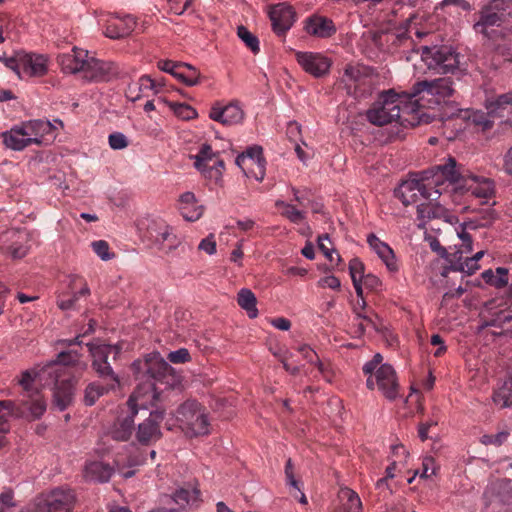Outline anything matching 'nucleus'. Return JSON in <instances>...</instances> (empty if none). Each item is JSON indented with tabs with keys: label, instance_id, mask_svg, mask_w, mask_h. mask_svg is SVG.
I'll return each instance as SVG.
<instances>
[{
	"label": "nucleus",
	"instance_id": "f257e3e1",
	"mask_svg": "<svg viewBox=\"0 0 512 512\" xmlns=\"http://www.w3.org/2000/svg\"><path fill=\"white\" fill-rule=\"evenodd\" d=\"M461 179L464 181L465 177L461 175L456 160L448 157L445 163L423 171L419 179L403 182L397 192L398 197L405 206L416 202L418 194L430 200L451 198L450 193L456 190Z\"/></svg>",
	"mask_w": 512,
	"mask_h": 512
},
{
	"label": "nucleus",
	"instance_id": "f03ea898",
	"mask_svg": "<svg viewBox=\"0 0 512 512\" xmlns=\"http://www.w3.org/2000/svg\"><path fill=\"white\" fill-rule=\"evenodd\" d=\"M368 121L377 126L392 122L400 125L416 126L432 122L433 115L419 114L417 103H413L409 93L398 94L393 89L384 91L367 111Z\"/></svg>",
	"mask_w": 512,
	"mask_h": 512
},
{
	"label": "nucleus",
	"instance_id": "7ed1b4c3",
	"mask_svg": "<svg viewBox=\"0 0 512 512\" xmlns=\"http://www.w3.org/2000/svg\"><path fill=\"white\" fill-rule=\"evenodd\" d=\"M473 29L490 40H512V0H490L478 13Z\"/></svg>",
	"mask_w": 512,
	"mask_h": 512
},
{
	"label": "nucleus",
	"instance_id": "20e7f679",
	"mask_svg": "<svg viewBox=\"0 0 512 512\" xmlns=\"http://www.w3.org/2000/svg\"><path fill=\"white\" fill-rule=\"evenodd\" d=\"M56 124L63 126L62 121L58 119L54 120L53 123L42 119L23 121L3 132L1 137L6 148L13 151H22L33 144L41 145L47 135L54 137Z\"/></svg>",
	"mask_w": 512,
	"mask_h": 512
},
{
	"label": "nucleus",
	"instance_id": "39448f33",
	"mask_svg": "<svg viewBox=\"0 0 512 512\" xmlns=\"http://www.w3.org/2000/svg\"><path fill=\"white\" fill-rule=\"evenodd\" d=\"M454 92L453 81L449 77H443L431 81L416 82L409 94L413 103H417L419 114H429L427 110L435 109L451 97ZM430 115L434 116L432 120L436 117L435 113H430Z\"/></svg>",
	"mask_w": 512,
	"mask_h": 512
},
{
	"label": "nucleus",
	"instance_id": "423d86ee",
	"mask_svg": "<svg viewBox=\"0 0 512 512\" xmlns=\"http://www.w3.org/2000/svg\"><path fill=\"white\" fill-rule=\"evenodd\" d=\"M182 432L190 438L210 433V421L206 409L196 400H187L181 404L175 415Z\"/></svg>",
	"mask_w": 512,
	"mask_h": 512
},
{
	"label": "nucleus",
	"instance_id": "0eeeda50",
	"mask_svg": "<svg viewBox=\"0 0 512 512\" xmlns=\"http://www.w3.org/2000/svg\"><path fill=\"white\" fill-rule=\"evenodd\" d=\"M421 58L429 69L438 73H456V71H464L460 64V55L452 46L440 45L421 48Z\"/></svg>",
	"mask_w": 512,
	"mask_h": 512
},
{
	"label": "nucleus",
	"instance_id": "6e6552de",
	"mask_svg": "<svg viewBox=\"0 0 512 512\" xmlns=\"http://www.w3.org/2000/svg\"><path fill=\"white\" fill-rule=\"evenodd\" d=\"M146 373L153 382L140 384L136 389L142 387L140 399L147 400V403L158 399L157 383H163L165 378L171 374L172 367L160 356L159 353L149 354L144 362Z\"/></svg>",
	"mask_w": 512,
	"mask_h": 512
},
{
	"label": "nucleus",
	"instance_id": "1a4fd4ad",
	"mask_svg": "<svg viewBox=\"0 0 512 512\" xmlns=\"http://www.w3.org/2000/svg\"><path fill=\"white\" fill-rule=\"evenodd\" d=\"M76 502L74 492L69 488H57L36 498L33 508L21 512H71Z\"/></svg>",
	"mask_w": 512,
	"mask_h": 512
},
{
	"label": "nucleus",
	"instance_id": "9d476101",
	"mask_svg": "<svg viewBox=\"0 0 512 512\" xmlns=\"http://www.w3.org/2000/svg\"><path fill=\"white\" fill-rule=\"evenodd\" d=\"M142 387L136 389L129 397L127 406L130 413L126 416L119 417L110 427L108 434L116 441H128L134 430V417L138 410L147 408V400L140 399Z\"/></svg>",
	"mask_w": 512,
	"mask_h": 512
},
{
	"label": "nucleus",
	"instance_id": "9b49d317",
	"mask_svg": "<svg viewBox=\"0 0 512 512\" xmlns=\"http://www.w3.org/2000/svg\"><path fill=\"white\" fill-rule=\"evenodd\" d=\"M367 388H377L389 400L398 396L399 384L394 368L389 364H382L375 372L367 375Z\"/></svg>",
	"mask_w": 512,
	"mask_h": 512
},
{
	"label": "nucleus",
	"instance_id": "f8f14e48",
	"mask_svg": "<svg viewBox=\"0 0 512 512\" xmlns=\"http://www.w3.org/2000/svg\"><path fill=\"white\" fill-rule=\"evenodd\" d=\"M194 159L195 168L205 177L219 181L225 169L224 161L214 152L210 145L202 144L198 153L191 156Z\"/></svg>",
	"mask_w": 512,
	"mask_h": 512
},
{
	"label": "nucleus",
	"instance_id": "ddd939ff",
	"mask_svg": "<svg viewBox=\"0 0 512 512\" xmlns=\"http://www.w3.org/2000/svg\"><path fill=\"white\" fill-rule=\"evenodd\" d=\"M120 72L117 63L88 56L81 78L88 82H109L118 77Z\"/></svg>",
	"mask_w": 512,
	"mask_h": 512
},
{
	"label": "nucleus",
	"instance_id": "4468645a",
	"mask_svg": "<svg viewBox=\"0 0 512 512\" xmlns=\"http://www.w3.org/2000/svg\"><path fill=\"white\" fill-rule=\"evenodd\" d=\"M87 346L93 358L92 366L97 374L103 378L109 377L111 380V388H116L119 385V379L107 362V359L112 352H114L115 355L118 354L119 349L107 344L89 343Z\"/></svg>",
	"mask_w": 512,
	"mask_h": 512
},
{
	"label": "nucleus",
	"instance_id": "2eb2a0df",
	"mask_svg": "<svg viewBox=\"0 0 512 512\" xmlns=\"http://www.w3.org/2000/svg\"><path fill=\"white\" fill-rule=\"evenodd\" d=\"M236 165L243 171L246 177L262 181L265 177V160L260 146H253L245 153L237 156Z\"/></svg>",
	"mask_w": 512,
	"mask_h": 512
},
{
	"label": "nucleus",
	"instance_id": "dca6fc26",
	"mask_svg": "<svg viewBox=\"0 0 512 512\" xmlns=\"http://www.w3.org/2000/svg\"><path fill=\"white\" fill-rule=\"evenodd\" d=\"M164 419V411L154 410L142 423L138 425L136 438L139 443L148 445L159 440L162 436L160 424Z\"/></svg>",
	"mask_w": 512,
	"mask_h": 512
},
{
	"label": "nucleus",
	"instance_id": "f3484780",
	"mask_svg": "<svg viewBox=\"0 0 512 512\" xmlns=\"http://www.w3.org/2000/svg\"><path fill=\"white\" fill-rule=\"evenodd\" d=\"M142 463L143 459L138 448L134 445H129L115 455L113 469L124 478H130L135 475L134 467Z\"/></svg>",
	"mask_w": 512,
	"mask_h": 512
},
{
	"label": "nucleus",
	"instance_id": "a211bd4d",
	"mask_svg": "<svg viewBox=\"0 0 512 512\" xmlns=\"http://www.w3.org/2000/svg\"><path fill=\"white\" fill-rule=\"evenodd\" d=\"M209 118L222 125L231 126L243 121L244 111L238 102H231L225 106L216 102L210 109Z\"/></svg>",
	"mask_w": 512,
	"mask_h": 512
},
{
	"label": "nucleus",
	"instance_id": "6ab92c4d",
	"mask_svg": "<svg viewBox=\"0 0 512 512\" xmlns=\"http://www.w3.org/2000/svg\"><path fill=\"white\" fill-rule=\"evenodd\" d=\"M48 71V58L44 55L27 53L19 55L20 78L42 77Z\"/></svg>",
	"mask_w": 512,
	"mask_h": 512
},
{
	"label": "nucleus",
	"instance_id": "aec40b11",
	"mask_svg": "<svg viewBox=\"0 0 512 512\" xmlns=\"http://www.w3.org/2000/svg\"><path fill=\"white\" fill-rule=\"evenodd\" d=\"M296 59L302 69L314 77L326 75L331 67L330 60L319 53L297 52Z\"/></svg>",
	"mask_w": 512,
	"mask_h": 512
},
{
	"label": "nucleus",
	"instance_id": "412c9836",
	"mask_svg": "<svg viewBox=\"0 0 512 512\" xmlns=\"http://www.w3.org/2000/svg\"><path fill=\"white\" fill-rule=\"evenodd\" d=\"M269 17L274 32L281 35L285 34L295 22V11L287 3H278L270 7Z\"/></svg>",
	"mask_w": 512,
	"mask_h": 512
},
{
	"label": "nucleus",
	"instance_id": "4be33fe9",
	"mask_svg": "<svg viewBox=\"0 0 512 512\" xmlns=\"http://www.w3.org/2000/svg\"><path fill=\"white\" fill-rule=\"evenodd\" d=\"M149 233L158 248L166 252L172 251L180 245V240L173 232V228L163 221L155 223Z\"/></svg>",
	"mask_w": 512,
	"mask_h": 512
},
{
	"label": "nucleus",
	"instance_id": "5701e85b",
	"mask_svg": "<svg viewBox=\"0 0 512 512\" xmlns=\"http://www.w3.org/2000/svg\"><path fill=\"white\" fill-rule=\"evenodd\" d=\"M136 26V20L131 15L123 17L110 16L106 20L104 34L111 39H119L130 35Z\"/></svg>",
	"mask_w": 512,
	"mask_h": 512
},
{
	"label": "nucleus",
	"instance_id": "b1692460",
	"mask_svg": "<svg viewBox=\"0 0 512 512\" xmlns=\"http://www.w3.org/2000/svg\"><path fill=\"white\" fill-rule=\"evenodd\" d=\"M67 366H77L80 370L87 368V364L80 361V354L78 352L65 351L59 353L56 360L49 362L43 368L42 373L55 374V378H58Z\"/></svg>",
	"mask_w": 512,
	"mask_h": 512
},
{
	"label": "nucleus",
	"instance_id": "393cba45",
	"mask_svg": "<svg viewBox=\"0 0 512 512\" xmlns=\"http://www.w3.org/2000/svg\"><path fill=\"white\" fill-rule=\"evenodd\" d=\"M463 187L466 193L480 199L483 203L494 195V183L485 177L469 176L464 179Z\"/></svg>",
	"mask_w": 512,
	"mask_h": 512
},
{
	"label": "nucleus",
	"instance_id": "a878e982",
	"mask_svg": "<svg viewBox=\"0 0 512 512\" xmlns=\"http://www.w3.org/2000/svg\"><path fill=\"white\" fill-rule=\"evenodd\" d=\"M307 34L317 38H329L336 33L334 22L325 16L314 14L305 20Z\"/></svg>",
	"mask_w": 512,
	"mask_h": 512
},
{
	"label": "nucleus",
	"instance_id": "bb28decb",
	"mask_svg": "<svg viewBox=\"0 0 512 512\" xmlns=\"http://www.w3.org/2000/svg\"><path fill=\"white\" fill-rule=\"evenodd\" d=\"M177 207L182 217L190 222L199 220L204 213V206L198 202L195 194L190 191L179 196Z\"/></svg>",
	"mask_w": 512,
	"mask_h": 512
},
{
	"label": "nucleus",
	"instance_id": "cd10ccee",
	"mask_svg": "<svg viewBox=\"0 0 512 512\" xmlns=\"http://www.w3.org/2000/svg\"><path fill=\"white\" fill-rule=\"evenodd\" d=\"M87 58V51L74 47L70 53L59 56V64L64 73H79L82 76Z\"/></svg>",
	"mask_w": 512,
	"mask_h": 512
},
{
	"label": "nucleus",
	"instance_id": "c85d7f7f",
	"mask_svg": "<svg viewBox=\"0 0 512 512\" xmlns=\"http://www.w3.org/2000/svg\"><path fill=\"white\" fill-rule=\"evenodd\" d=\"M417 201L410 203L417 205V218L424 224L426 221L436 218L442 209V206L448 204L450 198L440 197L438 200L425 199L423 196L418 194L416 197Z\"/></svg>",
	"mask_w": 512,
	"mask_h": 512
},
{
	"label": "nucleus",
	"instance_id": "c756f323",
	"mask_svg": "<svg viewBox=\"0 0 512 512\" xmlns=\"http://www.w3.org/2000/svg\"><path fill=\"white\" fill-rule=\"evenodd\" d=\"M367 243L390 272L398 271V264L394 251L387 243L381 241L374 233H370L367 236Z\"/></svg>",
	"mask_w": 512,
	"mask_h": 512
},
{
	"label": "nucleus",
	"instance_id": "7c9ffc66",
	"mask_svg": "<svg viewBox=\"0 0 512 512\" xmlns=\"http://www.w3.org/2000/svg\"><path fill=\"white\" fill-rule=\"evenodd\" d=\"M161 86V83H157L149 75H143L137 81L128 85L126 97L135 102L141 97L147 96L148 91H152L154 94L158 93Z\"/></svg>",
	"mask_w": 512,
	"mask_h": 512
},
{
	"label": "nucleus",
	"instance_id": "2f4dec72",
	"mask_svg": "<svg viewBox=\"0 0 512 512\" xmlns=\"http://www.w3.org/2000/svg\"><path fill=\"white\" fill-rule=\"evenodd\" d=\"M113 472V467L102 461H88L84 467L85 479L93 482H107L111 478Z\"/></svg>",
	"mask_w": 512,
	"mask_h": 512
},
{
	"label": "nucleus",
	"instance_id": "473e14b6",
	"mask_svg": "<svg viewBox=\"0 0 512 512\" xmlns=\"http://www.w3.org/2000/svg\"><path fill=\"white\" fill-rule=\"evenodd\" d=\"M484 106L488 114L493 117H502L504 112L512 106V90L497 96H486Z\"/></svg>",
	"mask_w": 512,
	"mask_h": 512
},
{
	"label": "nucleus",
	"instance_id": "72a5a7b5",
	"mask_svg": "<svg viewBox=\"0 0 512 512\" xmlns=\"http://www.w3.org/2000/svg\"><path fill=\"white\" fill-rule=\"evenodd\" d=\"M74 395V382L72 380H59L56 378L54 390V404L59 410H65L72 402Z\"/></svg>",
	"mask_w": 512,
	"mask_h": 512
},
{
	"label": "nucleus",
	"instance_id": "f704fd0d",
	"mask_svg": "<svg viewBox=\"0 0 512 512\" xmlns=\"http://www.w3.org/2000/svg\"><path fill=\"white\" fill-rule=\"evenodd\" d=\"M510 480H502L499 483L493 503L497 512H512V487Z\"/></svg>",
	"mask_w": 512,
	"mask_h": 512
},
{
	"label": "nucleus",
	"instance_id": "c9c22d12",
	"mask_svg": "<svg viewBox=\"0 0 512 512\" xmlns=\"http://www.w3.org/2000/svg\"><path fill=\"white\" fill-rule=\"evenodd\" d=\"M338 498L347 512H362L363 506L359 495L348 487L340 488Z\"/></svg>",
	"mask_w": 512,
	"mask_h": 512
},
{
	"label": "nucleus",
	"instance_id": "e433bc0d",
	"mask_svg": "<svg viewBox=\"0 0 512 512\" xmlns=\"http://www.w3.org/2000/svg\"><path fill=\"white\" fill-rule=\"evenodd\" d=\"M237 303L247 313L249 318L254 319L258 316L257 299L250 289L242 288L239 290Z\"/></svg>",
	"mask_w": 512,
	"mask_h": 512
},
{
	"label": "nucleus",
	"instance_id": "4c0bfd02",
	"mask_svg": "<svg viewBox=\"0 0 512 512\" xmlns=\"http://www.w3.org/2000/svg\"><path fill=\"white\" fill-rule=\"evenodd\" d=\"M462 117L481 131L491 129L493 126V120L491 119L493 116L489 115L488 112L468 109L464 111Z\"/></svg>",
	"mask_w": 512,
	"mask_h": 512
},
{
	"label": "nucleus",
	"instance_id": "58836bf2",
	"mask_svg": "<svg viewBox=\"0 0 512 512\" xmlns=\"http://www.w3.org/2000/svg\"><path fill=\"white\" fill-rule=\"evenodd\" d=\"M15 403L10 400L0 401V448L7 443L6 434L10 431L9 418L13 413Z\"/></svg>",
	"mask_w": 512,
	"mask_h": 512
},
{
	"label": "nucleus",
	"instance_id": "ea45409f",
	"mask_svg": "<svg viewBox=\"0 0 512 512\" xmlns=\"http://www.w3.org/2000/svg\"><path fill=\"white\" fill-rule=\"evenodd\" d=\"M15 242L9 247V253L13 259H22L29 252V233L26 231H13Z\"/></svg>",
	"mask_w": 512,
	"mask_h": 512
},
{
	"label": "nucleus",
	"instance_id": "a19ab883",
	"mask_svg": "<svg viewBox=\"0 0 512 512\" xmlns=\"http://www.w3.org/2000/svg\"><path fill=\"white\" fill-rule=\"evenodd\" d=\"M176 72L175 78L186 86H195L200 83V72L188 63L181 62Z\"/></svg>",
	"mask_w": 512,
	"mask_h": 512
},
{
	"label": "nucleus",
	"instance_id": "79ce46f5",
	"mask_svg": "<svg viewBox=\"0 0 512 512\" xmlns=\"http://www.w3.org/2000/svg\"><path fill=\"white\" fill-rule=\"evenodd\" d=\"M200 497V491L197 488H181L173 494L174 502L180 508H186L196 504Z\"/></svg>",
	"mask_w": 512,
	"mask_h": 512
},
{
	"label": "nucleus",
	"instance_id": "37998d69",
	"mask_svg": "<svg viewBox=\"0 0 512 512\" xmlns=\"http://www.w3.org/2000/svg\"><path fill=\"white\" fill-rule=\"evenodd\" d=\"M25 405L33 418H40L46 411V401L38 390L26 394Z\"/></svg>",
	"mask_w": 512,
	"mask_h": 512
},
{
	"label": "nucleus",
	"instance_id": "c03bdc74",
	"mask_svg": "<svg viewBox=\"0 0 512 512\" xmlns=\"http://www.w3.org/2000/svg\"><path fill=\"white\" fill-rule=\"evenodd\" d=\"M493 401L501 408L512 406V377L505 380L503 384L494 392Z\"/></svg>",
	"mask_w": 512,
	"mask_h": 512
},
{
	"label": "nucleus",
	"instance_id": "a18cd8bd",
	"mask_svg": "<svg viewBox=\"0 0 512 512\" xmlns=\"http://www.w3.org/2000/svg\"><path fill=\"white\" fill-rule=\"evenodd\" d=\"M111 382L106 385H100L99 383H90L84 391V402L87 406H92L96 401L109 390H112Z\"/></svg>",
	"mask_w": 512,
	"mask_h": 512
},
{
	"label": "nucleus",
	"instance_id": "49530a36",
	"mask_svg": "<svg viewBox=\"0 0 512 512\" xmlns=\"http://www.w3.org/2000/svg\"><path fill=\"white\" fill-rule=\"evenodd\" d=\"M483 280L496 288H503L508 283V270L506 268L499 267L495 273L491 270H485L482 273Z\"/></svg>",
	"mask_w": 512,
	"mask_h": 512
},
{
	"label": "nucleus",
	"instance_id": "de8ad7c7",
	"mask_svg": "<svg viewBox=\"0 0 512 512\" xmlns=\"http://www.w3.org/2000/svg\"><path fill=\"white\" fill-rule=\"evenodd\" d=\"M276 206L281 209V215L294 224H299L305 219V212L298 210L294 205L284 201H277Z\"/></svg>",
	"mask_w": 512,
	"mask_h": 512
},
{
	"label": "nucleus",
	"instance_id": "09e8293b",
	"mask_svg": "<svg viewBox=\"0 0 512 512\" xmlns=\"http://www.w3.org/2000/svg\"><path fill=\"white\" fill-rule=\"evenodd\" d=\"M90 294V289L88 285L84 282L82 287L78 292H75L72 296L68 297L65 295L59 296L57 304L58 307L62 310H69L75 307L76 302L81 296H88Z\"/></svg>",
	"mask_w": 512,
	"mask_h": 512
},
{
	"label": "nucleus",
	"instance_id": "8fccbe9b",
	"mask_svg": "<svg viewBox=\"0 0 512 512\" xmlns=\"http://www.w3.org/2000/svg\"><path fill=\"white\" fill-rule=\"evenodd\" d=\"M237 35L244 42V44L251 50L252 53L257 54L260 51L258 38L251 33L246 27L239 26Z\"/></svg>",
	"mask_w": 512,
	"mask_h": 512
},
{
	"label": "nucleus",
	"instance_id": "3c124183",
	"mask_svg": "<svg viewBox=\"0 0 512 512\" xmlns=\"http://www.w3.org/2000/svg\"><path fill=\"white\" fill-rule=\"evenodd\" d=\"M464 252L461 250H456L453 253H448L447 256L444 258L448 262V266L445 268L443 275H446L448 271H463V262L465 258L463 257Z\"/></svg>",
	"mask_w": 512,
	"mask_h": 512
},
{
	"label": "nucleus",
	"instance_id": "603ef678",
	"mask_svg": "<svg viewBox=\"0 0 512 512\" xmlns=\"http://www.w3.org/2000/svg\"><path fill=\"white\" fill-rule=\"evenodd\" d=\"M171 108L175 115L183 120L195 119L198 116L197 111L186 103H173Z\"/></svg>",
	"mask_w": 512,
	"mask_h": 512
},
{
	"label": "nucleus",
	"instance_id": "864d4df0",
	"mask_svg": "<svg viewBox=\"0 0 512 512\" xmlns=\"http://www.w3.org/2000/svg\"><path fill=\"white\" fill-rule=\"evenodd\" d=\"M318 248L329 261H334L333 253H336V251L328 234H323L318 237Z\"/></svg>",
	"mask_w": 512,
	"mask_h": 512
},
{
	"label": "nucleus",
	"instance_id": "5fc2aeb1",
	"mask_svg": "<svg viewBox=\"0 0 512 512\" xmlns=\"http://www.w3.org/2000/svg\"><path fill=\"white\" fill-rule=\"evenodd\" d=\"M108 143L113 150H122L129 145L128 138L121 132L111 133L108 137Z\"/></svg>",
	"mask_w": 512,
	"mask_h": 512
},
{
	"label": "nucleus",
	"instance_id": "6e6d98bb",
	"mask_svg": "<svg viewBox=\"0 0 512 512\" xmlns=\"http://www.w3.org/2000/svg\"><path fill=\"white\" fill-rule=\"evenodd\" d=\"M436 473V463L433 457L426 456L422 461V468L416 472L421 478H429Z\"/></svg>",
	"mask_w": 512,
	"mask_h": 512
},
{
	"label": "nucleus",
	"instance_id": "4d7b16f0",
	"mask_svg": "<svg viewBox=\"0 0 512 512\" xmlns=\"http://www.w3.org/2000/svg\"><path fill=\"white\" fill-rule=\"evenodd\" d=\"M356 319L358 320L356 331L358 336L363 335L368 329L377 330V325L371 316L365 314L361 317H356Z\"/></svg>",
	"mask_w": 512,
	"mask_h": 512
},
{
	"label": "nucleus",
	"instance_id": "13d9d810",
	"mask_svg": "<svg viewBox=\"0 0 512 512\" xmlns=\"http://www.w3.org/2000/svg\"><path fill=\"white\" fill-rule=\"evenodd\" d=\"M349 271L353 283H356L357 280H362L365 276L364 265L358 258H353L349 262Z\"/></svg>",
	"mask_w": 512,
	"mask_h": 512
},
{
	"label": "nucleus",
	"instance_id": "bf43d9fd",
	"mask_svg": "<svg viewBox=\"0 0 512 512\" xmlns=\"http://www.w3.org/2000/svg\"><path fill=\"white\" fill-rule=\"evenodd\" d=\"M508 436L509 433L507 431H501L497 434H485L481 437L480 441L485 445H501L507 440Z\"/></svg>",
	"mask_w": 512,
	"mask_h": 512
},
{
	"label": "nucleus",
	"instance_id": "052dcab7",
	"mask_svg": "<svg viewBox=\"0 0 512 512\" xmlns=\"http://www.w3.org/2000/svg\"><path fill=\"white\" fill-rule=\"evenodd\" d=\"M93 251L102 259V260H110L113 257V254H110L109 245L104 240H98L92 243Z\"/></svg>",
	"mask_w": 512,
	"mask_h": 512
},
{
	"label": "nucleus",
	"instance_id": "680f3d73",
	"mask_svg": "<svg viewBox=\"0 0 512 512\" xmlns=\"http://www.w3.org/2000/svg\"><path fill=\"white\" fill-rule=\"evenodd\" d=\"M35 376H36V372H34V371L26 370V371L22 372L18 383L23 387L26 394H29V393L35 391V390L31 389V385L34 381Z\"/></svg>",
	"mask_w": 512,
	"mask_h": 512
},
{
	"label": "nucleus",
	"instance_id": "e2e57ef3",
	"mask_svg": "<svg viewBox=\"0 0 512 512\" xmlns=\"http://www.w3.org/2000/svg\"><path fill=\"white\" fill-rule=\"evenodd\" d=\"M198 249L204 251L208 255H213L216 253V241L213 234L208 235L206 238L202 239L198 245Z\"/></svg>",
	"mask_w": 512,
	"mask_h": 512
},
{
	"label": "nucleus",
	"instance_id": "0e129e2a",
	"mask_svg": "<svg viewBox=\"0 0 512 512\" xmlns=\"http://www.w3.org/2000/svg\"><path fill=\"white\" fill-rule=\"evenodd\" d=\"M170 362L172 363H185L190 360V354L189 351L185 348H180L176 351H172L168 354V357Z\"/></svg>",
	"mask_w": 512,
	"mask_h": 512
},
{
	"label": "nucleus",
	"instance_id": "69168bd1",
	"mask_svg": "<svg viewBox=\"0 0 512 512\" xmlns=\"http://www.w3.org/2000/svg\"><path fill=\"white\" fill-rule=\"evenodd\" d=\"M456 231H457L458 237L463 242L464 249L462 251L466 254L471 253L473 250V246H472L473 242H472L471 235L468 232H466L465 227L463 225H461L460 229L459 230L457 229Z\"/></svg>",
	"mask_w": 512,
	"mask_h": 512
},
{
	"label": "nucleus",
	"instance_id": "338daca9",
	"mask_svg": "<svg viewBox=\"0 0 512 512\" xmlns=\"http://www.w3.org/2000/svg\"><path fill=\"white\" fill-rule=\"evenodd\" d=\"M318 286H320L322 288H330L333 290H338L341 286V283H340V280L336 276L329 275V276H325V277L321 278L318 281Z\"/></svg>",
	"mask_w": 512,
	"mask_h": 512
},
{
	"label": "nucleus",
	"instance_id": "774afa93",
	"mask_svg": "<svg viewBox=\"0 0 512 512\" xmlns=\"http://www.w3.org/2000/svg\"><path fill=\"white\" fill-rule=\"evenodd\" d=\"M298 351L302 357L311 364H316L317 360H319L317 353L308 345L300 346Z\"/></svg>",
	"mask_w": 512,
	"mask_h": 512
}]
</instances>
